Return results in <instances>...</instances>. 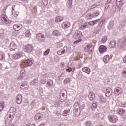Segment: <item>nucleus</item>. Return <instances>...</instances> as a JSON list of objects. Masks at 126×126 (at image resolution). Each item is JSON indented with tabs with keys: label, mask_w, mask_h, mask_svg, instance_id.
<instances>
[{
	"label": "nucleus",
	"mask_w": 126,
	"mask_h": 126,
	"mask_svg": "<svg viewBox=\"0 0 126 126\" xmlns=\"http://www.w3.org/2000/svg\"><path fill=\"white\" fill-rule=\"evenodd\" d=\"M41 84H45L46 88L47 89H50L52 86L54 85V82H53V80H46L42 79L40 81Z\"/></svg>",
	"instance_id": "f257e3e1"
},
{
	"label": "nucleus",
	"mask_w": 126,
	"mask_h": 126,
	"mask_svg": "<svg viewBox=\"0 0 126 126\" xmlns=\"http://www.w3.org/2000/svg\"><path fill=\"white\" fill-rule=\"evenodd\" d=\"M109 121L111 122V123H112V124H116L118 121H119V118L117 117V116L113 115H109Z\"/></svg>",
	"instance_id": "f03ea898"
},
{
	"label": "nucleus",
	"mask_w": 126,
	"mask_h": 126,
	"mask_svg": "<svg viewBox=\"0 0 126 126\" xmlns=\"http://www.w3.org/2000/svg\"><path fill=\"white\" fill-rule=\"evenodd\" d=\"M5 124L6 126H11V124H12V119H11L10 117L6 116L5 117Z\"/></svg>",
	"instance_id": "7ed1b4c3"
},
{
	"label": "nucleus",
	"mask_w": 126,
	"mask_h": 126,
	"mask_svg": "<svg viewBox=\"0 0 126 126\" xmlns=\"http://www.w3.org/2000/svg\"><path fill=\"white\" fill-rule=\"evenodd\" d=\"M20 88L23 89L24 91H27V90L29 89V85H28V83L26 81H24L22 83Z\"/></svg>",
	"instance_id": "20e7f679"
},
{
	"label": "nucleus",
	"mask_w": 126,
	"mask_h": 126,
	"mask_svg": "<svg viewBox=\"0 0 126 126\" xmlns=\"http://www.w3.org/2000/svg\"><path fill=\"white\" fill-rule=\"evenodd\" d=\"M36 38L41 43H43L45 40V36H44V34L41 33H39L36 35Z\"/></svg>",
	"instance_id": "39448f33"
},
{
	"label": "nucleus",
	"mask_w": 126,
	"mask_h": 126,
	"mask_svg": "<svg viewBox=\"0 0 126 126\" xmlns=\"http://www.w3.org/2000/svg\"><path fill=\"white\" fill-rule=\"evenodd\" d=\"M82 37V33L79 31H76L75 33L73 35L74 39H79Z\"/></svg>",
	"instance_id": "423d86ee"
},
{
	"label": "nucleus",
	"mask_w": 126,
	"mask_h": 126,
	"mask_svg": "<svg viewBox=\"0 0 126 126\" xmlns=\"http://www.w3.org/2000/svg\"><path fill=\"white\" fill-rule=\"evenodd\" d=\"M32 50H33V46L31 44L27 45L24 49L25 52H27V53H30V52H32Z\"/></svg>",
	"instance_id": "0eeeda50"
},
{
	"label": "nucleus",
	"mask_w": 126,
	"mask_h": 126,
	"mask_svg": "<svg viewBox=\"0 0 126 126\" xmlns=\"http://www.w3.org/2000/svg\"><path fill=\"white\" fill-rule=\"evenodd\" d=\"M117 46V41L116 40H111L109 42V48H111V49H115L116 47Z\"/></svg>",
	"instance_id": "6e6552de"
},
{
	"label": "nucleus",
	"mask_w": 126,
	"mask_h": 126,
	"mask_svg": "<svg viewBox=\"0 0 126 126\" xmlns=\"http://www.w3.org/2000/svg\"><path fill=\"white\" fill-rule=\"evenodd\" d=\"M99 51L100 54H104V53L107 52V47L104 45H101L99 48Z\"/></svg>",
	"instance_id": "1a4fd4ad"
},
{
	"label": "nucleus",
	"mask_w": 126,
	"mask_h": 126,
	"mask_svg": "<svg viewBox=\"0 0 126 126\" xmlns=\"http://www.w3.org/2000/svg\"><path fill=\"white\" fill-rule=\"evenodd\" d=\"M13 29L15 31H19L22 29V25L21 24H17L13 25Z\"/></svg>",
	"instance_id": "9d476101"
},
{
	"label": "nucleus",
	"mask_w": 126,
	"mask_h": 126,
	"mask_svg": "<svg viewBox=\"0 0 126 126\" xmlns=\"http://www.w3.org/2000/svg\"><path fill=\"white\" fill-rule=\"evenodd\" d=\"M113 93V90L110 88H108L106 90L105 96L106 97H110Z\"/></svg>",
	"instance_id": "9b49d317"
},
{
	"label": "nucleus",
	"mask_w": 126,
	"mask_h": 126,
	"mask_svg": "<svg viewBox=\"0 0 126 126\" xmlns=\"http://www.w3.org/2000/svg\"><path fill=\"white\" fill-rule=\"evenodd\" d=\"M16 102L17 104H21L22 103V95L21 94H19L17 95Z\"/></svg>",
	"instance_id": "f8f14e48"
},
{
	"label": "nucleus",
	"mask_w": 126,
	"mask_h": 126,
	"mask_svg": "<svg viewBox=\"0 0 126 126\" xmlns=\"http://www.w3.org/2000/svg\"><path fill=\"white\" fill-rule=\"evenodd\" d=\"M80 106H79V104H78V102H76L74 104V111L76 112V113H77L79 110H80Z\"/></svg>",
	"instance_id": "ddd939ff"
},
{
	"label": "nucleus",
	"mask_w": 126,
	"mask_h": 126,
	"mask_svg": "<svg viewBox=\"0 0 126 126\" xmlns=\"http://www.w3.org/2000/svg\"><path fill=\"white\" fill-rule=\"evenodd\" d=\"M62 26L63 29H66L70 27V23L68 22H65L62 24Z\"/></svg>",
	"instance_id": "4468645a"
},
{
	"label": "nucleus",
	"mask_w": 126,
	"mask_h": 126,
	"mask_svg": "<svg viewBox=\"0 0 126 126\" xmlns=\"http://www.w3.org/2000/svg\"><path fill=\"white\" fill-rule=\"evenodd\" d=\"M15 111L16 109L14 108L11 107L9 111V115L10 117H14L15 115Z\"/></svg>",
	"instance_id": "2eb2a0df"
},
{
	"label": "nucleus",
	"mask_w": 126,
	"mask_h": 126,
	"mask_svg": "<svg viewBox=\"0 0 126 126\" xmlns=\"http://www.w3.org/2000/svg\"><path fill=\"white\" fill-rule=\"evenodd\" d=\"M27 63L28 66H31V65H32V64H33V60H32V59H28V60H26L25 61V62L24 63H23L22 64H24V63Z\"/></svg>",
	"instance_id": "dca6fc26"
},
{
	"label": "nucleus",
	"mask_w": 126,
	"mask_h": 126,
	"mask_svg": "<svg viewBox=\"0 0 126 126\" xmlns=\"http://www.w3.org/2000/svg\"><path fill=\"white\" fill-rule=\"evenodd\" d=\"M53 35L55 37H60V36L62 35V32L58 30H56L53 32Z\"/></svg>",
	"instance_id": "f3484780"
},
{
	"label": "nucleus",
	"mask_w": 126,
	"mask_h": 126,
	"mask_svg": "<svg viewBox=\"0 0 126 126\" xmlns=\"http://www.w3.org/2000/svg\"><path fill=\"white\" fill-rule=\"evenodd\" d=\"M123 93V90L122 88L117 87L116 88V90L115 91V94L116 95H120V94H122Z\"/></svg>",
	"instance_id": "a211bd4d"
},
{
	"label": "nucleus",
	"mask_w": 126,
	"mask_h": 126,
	"mask_svg": "<svg viewBox=\"0 0 126 126\" xmlns=\"http://www.w3.org/2000/svg\"><path fill=\"white\" fill-rule=\"evenodd\" d=\"M31 85L32 86H36V85H38V79H33L31 83Z\"/></svg>",
	"instance_id": "6ab92c4d"
},
{
	"label": "nucleus",
	"mask_w": 126,
	"mask_h": 126,
	"mask_svg": "<svg viewBox=\"0 0 126 126\" xmlns=\"http://www.w3.org/2000/svg\"><path fill=\"white\" fill-rule=\"evenodd\" d=\"M42 118H43V114L42 113H37L34 116L35 121H38V120H40Z\"/></svg>",
	"instance_id": "aec40b11"
},
{
	"label": "nucleus",
	"mask_w": 126,
	"mask_h": 126,
	"mask_svg": "<svg viewBox=\"0 0 126 126\" xmlns=\"http://www.w3.org/2000/svg\"><path fill=\"white\" fill-rule=\"evenodd\" d=\"M103 60L104 63H108L110 62V56L108 55H106L103 57Z\"/></svg>",
	"instance_id": "412c9836"
},
{
	"label": "nucleus",
	"mask_w": 126,
	"mask_h": 126,
	"mask_svg": "<svg viewBox=\"0 0 126 126\" xmlns=\"http://www.w3.org/2000/svg\"><path fill=\"white\" fill-rule=\"evenodd\" d=\"M1 20H2V21H4V22H5V23H6V24H7V23H8V18H7V17L6 16V15H2L1 16Z\"/></svg>",
	"instance_id": "4be33fe9"
},
{
	"label": "nucleus",
	"mask_w": 126,
	"mask_h": 126,
	"mask_svg": "<svg viewBox=\"0 0 126 126\" xmlns=\"http://www.w3.org/2000/svg\"><path fill=\"white\" fill-rule=\"evenodd\" d=\"M22 56V55L19 53H15L12 55V58L13 59H14V60H16L17 59H19L20 58H21Z\"/></svg>",
	"instance_id": "5701e85b"
},
{
	"label": "nucleus",
	"mask_w": 126,
	"mask_h": 126,
	"mask_svg": "<svg viewBox=\"0 0 126 126\" xmlns=\"http://www.w3.org/2000/svg\"><path fill=\"white\" fill-rule=\"evenodd\" d=\"M89 98L91 101H93L95 99V94L94 93H90L89 94Z\"/></svg>",
	"instance_id": "b1692460"
},
{
	"label": "nucleus",
	"mask_w": 126,
	"mask_h": 126,
	"mask_svg": "<svg viewBox=\"0 0 126 126\" xmlns=\"http://www.w3.org/2000/svg\"><path fill=\"white\" fill-rule=\"evenodd\" d=\"M82 71L86 72V73H87L88 74H89V73H90L91 70L90 68L87 67H84L82 68Z\"/></svg>",
	"instance_id": "393cba45"
},
{
	"label": "nucleus",
	"mask_w": 126,
	"mask_h": 126,
	"mask_svg": "<svg viewBox=\"0 0 126 126\" xmlns=\"http://www.w3.org/2000/svg\"><path fill=\"white\" fill-rule=\"evenodd\" d=\"M114 24H115V22H114V21H110L108 25V28L109 30H110V29H112L114 27Z\"/></svg>",
	"instance_id": "a878e982"
},
{
	"label": "nucleus",
	"mask_w": 126,
	"mask_h": 126,
	"mask_svg": "<svg viewBox=\"0 0 126 126\" xmlns=\"http://www.w3.org/2000/svg\"><path fill=\"white\" fill-rule=\"evenodd\" d=\"M63 17H61V16H57L55 18V22H61L62 21H63Z\"/></svg>",
	"instance_id": "bb28decb"
},
{
	"label": "nucleus",
	"mask_w": 126,
	"mask_h": 126,
	"mask_svg": "<svg viewBox=\"0 0 126 126\" xmlns=\"http://www.w3.org/2000/svg\"><path fill=\"white\" fill-rule=\"evenodd\" d=\"M10 48L11 49V50H12L13 51V50H15V49H16V45L15 44V43H14V42H12L10 43Z\"/></svg>",
	"instance_id": "cd10ccee"
},
{
	"label": "nucleus",
	"mask_w": 126,
	"mask_h": 126,
	"mask_svg": "<svg viewBox=\"0 0 126 126\" xmlns=\"http://www.w3.org/2000/svg\"><path fill=\"white\" fill-rule=\"evenodd\" d=\"M99 101L100 104H105V103H106V98H104L103 96H100L99 97Z\"/></svg>",
	"instance_id": "c85d7f7f"
},
{
	"label": "nucleus",
	"mask_w": 126,
	"mask_h": 126,
	"mask_svg": "<svg viewBox=\"0 0 126 126\" xmlns=\"http://www.w3.org/2000/svg\"><path fill=\"white\" fill-rule=\"evenodd\" d=\"M91 48H92V45L91 44H88L85 47V51L86 52H89Z\"/></svg>",
	"instance_id": "c756f323"
},
{
	"label": "nucleus",
	"mask_w": 126,
	"mask_h": 126,
	"mask_svg": "<svg viewBox=\"0 0 126 126\" xmlns=\"http://www.w3.org/2000/svg\"><path fill=\"white\" fill-rule=\"evenodd\" d=\"M15 8V5H13L12 12L13 15H14V16L15 17H16L17 16V15H18V14H17V12L15 11V10H14Z\"/></svg>",
	"instance_id": "7c9ffc66"
},
{
	"label": "nucleus",
	"mask_w": 126,
	"mask_h": 126,
	"mask_svg": "<svg viewBox=\"0 0 126 126\" xmlns=\"http://www.w3.org/2000/svg\"><path fill=\"white\" fill-rule=\"evenodd\" d=\"M125 112H126V111H125V110H124V109H123V108H120L118 110L119 114L121 116L124 115Z\"/></svg>",
	"instance_id": "2f4dec72"
},
{
	"label": "nucleus",
	"mask_w": 126,
	"mask_h": 126,
	"mask_svg": "<svg viewBox=\"0 0 126 126\" xmlns=\"http://www.w3.org/2000/svg\"><path fill=\"white\" fill-rule=\"evenodd\" d=\"M86 17L87 18H88V19H92V18H94V16L93 15V13H89L87 15Z\"/></svg>",
	"instance_id": "473e14b6"
},
{
	"label": "nucleus",
	"mask_w": 126,
	"mask_h": 126,
	"mask_svg": "<svg viewBox=\"0 0 126 126\" xmlns=\"http://www.w3.org/2000/svg\"><path fill=\"white\" fill-rule=\"evenodd\" d=\"M70 109H68L67 110H65L63 113V116H64L65 117L67 116V115H68V113L69 112H70Z\"/></svg>",
	"instance_id": "72a5a7b5"
},
{
	"label": "nucleus",
	"mask_w": 126,
	"mask_h": 126,
	"mask_svg": "<svg viewBox=\"0 0 126 126\" xmlns=\"http://www.w3.org/2000/svg\"><path fill=\"white\" fill-rule=\"evenodd\" d=\"M67 93L66 91H65V90H63L61 92V95H62L63 97H64L65 95H66Z\"/></svg>",
	"instance_id": "f704fd0d"
},
{
	"label": "nucleus",
	"mask_w": 126,
	"mask_h": 126,
	"mask_svg": "<svg viewBox=\"0 0 126 126\" xmlns=\"http://www.w3.org/2000/svg\"><path fill=\"white\" fill-rule=\"evenodd\" d=\"M99 19L95 20L94 21H91L89 23V24L90 25H94V24H96V22H98L99 21Z\"/></svg>",
	"instance_id": "c9c22d12"
},
{
	"label": "nucleus",
	"mask_w": 126,
	"mask_h": 126,
	"mask_svg": "<svg viewBox=\"0 0 126 126\" xmlns=\"http://www.w3.org/2000/svg\"><path fill=\"white\" fill-rule=\"evenodd\" d=\"M4 108V102L0 103V112H1V111L3 110Z\"/></svg>",
	"instance_id": "e433bc0d"
},
{
	"label": "nucleus",
	"mask_w": 126,
	"mask_h": 126,
	"mask_svg": "<svg viewBox=\"0 0 126 126\" xmlns=\"http://www.w3.org/2000/svg\"><path fill=\"white\" fill-rule=\"evenodd\" d=\"M25 36H26V37H31V32H30V31H27L25 32Z\"/></svg>",
	"instance_id": "4c0bfd02"
},
{
	"label": "nucleus",
	"mask_w": 126,
	"mask_h": 126,
	"mask_svg": "<svg viewBox=\"0 0 126 126\" xmlns=\"http://www.w3.org/2000/svg\"><path fill=\"white\" fill-rule=\"evenodd\" d=\"M25 73H26V72H25V69H22L21 71H20V74L21 75H22V76H25Z\"/></svg>",
	"instance_id": "58836bf2"
},
{
	"label": "nucleus",
	"mask_w": 126,
	"mask_h": 126,
	"mask_svg": "<svg viewBox=\"0 0 126 126\" xmlns=\"http://www.w3.org/2000/svg\"><path fill=\"white\" fill-rule=\"evenodd\" d=\"M107 40H108V38H107V36H104L102 38L101 42L102 43H106Z\"/></svg>",
	"instance_id": "ea45409f"
},
{
	"label": "nucleus",
	"mask_w": 126,
	"mask_h": 126,
	"mask_svg": "<svg viewBox=\"0 0 126 126\" xmlns=\"http://www.w3.org/2000/svg\"><path fill=\"white\" fill-rule=\"evenodd\" d=\"M70 78H66V79L64 80L63 82H64V84H67V83H69V82H70Z\"/></svg>",
	"instance_id": "a19ab883"
},
{
	"label": "nucleus",
	"mask_w": 126,
	"mask_h": 126,
	"mask_svg": "<svg viewBox=\"0 0 126 126\" xmlns=\"http://www.w3.org/2000/svg\"><path fill=\"white\" fill-rule=\"evenodd\" d=\"M4 58V53L0 52V61H2Z\"/></svg>",
	"instance_id": "79ce46f5"
},
{
	"label": "nucleus",
	"mask_w": 126,
	"mask_h": 126,
	"mask_svg": "<svg viewBox=\"0 0 126 126\" xmlns=\"http://www.w3.org/2000/svg\"><path fill=\"white\" fill-rule=\"evenodd\" d=\"M121 74L123 77L126 78V69H124Z\"/></svg>",
	"instance_id": "37998d69"
},
{
	"label": "nucleus",
	"mask_w": 126,
	"mask_h": 126,
	"mask_svg": "<svg viewBox=\"0 0 126 126\" xmlns=\"http://www.w3.org/2000/svg\"><path fill=\"white\" fill-rule=\"evenodd\" d=\"M73 0H68V4H69L68 7L70 8L72 6V1Z\"/></svg>",
	"instance_id": "c03bdc74"
},
{
	"label": "nucleus",
	"mask_w": 126,
	"mask_h": 126,
	"mask_svg": "<svg viewBox=\"0 0 126 126\" xmlns=\"http://www.w3.org/2000/svg\"><path fill=\"white\" fill-rule=\"evenodd\" d=\"M62 51L63 54H64L65 52L67 51V47L66 46H64L63 49L61 50Z\"/></svg>",
	"instance_id": "a18cd8bd"
},
{
	"label": "nucleus",
	"mask_w": 126,
	"mask_h": 126,
	"mask_svg": "<svg viewBox=\"0 0 126 126\" xmlns=\"http://www.w3.org/2000/svg\"><path fill=\"white\" fill-rule=\"evenodd\" d=\"M86 126H91L92 123L90 121H87L85 124Z\"/></svg>",
	"instance_id": "49530a36"
},
{
	"label": "nucleus",
	"mask_w": 126,
	"mask_h": 126,
	"mask_svg": "<svg viewBox=\"0 0 126 126\" xmlns=\"http://www.w3.org/2000/svg\"><path fill=\"white\" fill-rule=\"evenodd\" d=\"M93 14L94 15V17H97V16L100 14V13H99V12H94L93 13Z\"/></svg>",
	"instance_id": "de8ad7c7"
},
{
	"label": "nucleus",
	"mask_w": 126,
	"mask_h": 126,
	"mask_svg": "<svg viewBox=\"0 0 126 126\" xmlns=\"http://www.w3.org/2000/svg\"><path fill=\"white\" fill-rule=\"evenodd\" d=\"M50 53V49H47L43 54L44 56H48Z\"/></svg>",
	"instance_id": "09e8293b"
},
{
	"label": "nucleus",
	"mask_w": 126,
	"mask_h": 126,
	"mask_svg": "<svg viewBox=\"0 0 126 126\" xmlns=\"http://www.w3.org/2000/svg\"><path fill=\"white\" fill-rule=\"evenodd\" d=\"M81 41H82V38H79L78 40H76L74 42V44L75 45L76 44H78V43H79V42H81Z\"/></svg>",
	"instance_id": "8fccbe9b"
},
{
	"label": "nucleus",
	"mask_w": 126,
	"mask_h": 126,
	"mask_svg": "<svg viewBox=\"0 0 126 126\" xmlns=\"http://www.w3.org/2000/svg\"><path fill=\"white\" fill-rule=\"evenodd\" d=\"M109 7H110V3H106L105 4V7L104 8V10H106L108 9V8H109Z\"/></svg>",
	"instance_id": "3c124183"
},
{
	"label": "nucleus",
	"mask_w": 126,
	"mask_h": 126,
	"mask_svg": "<svg viewBox=\"0 0 126 126\" xmlns=\"http://www.w3.org/2000/svg\"><path fill=\"white\" fill-rule=\"evenodd\" d=\"M42 2L44 6H46L48 4V0H43Z\"/></svg>",
	"instance_id": "603ef678"
},
{
	"label": "nucleus",
	"mask_w": 126,
	"mask_h": 126,
	"mask_svg": "<svg viewBox=\"0 0 126 126\" xmlns=\"http://www.w3.org/2000/svg\"><path fill=\"white\" fill-rule=\"evenodd\" d=\"M37 105V102H36V100H33L32 103H31V105L33 107L36 106Z\"/></svg>",
	"instance_id": "864d4df0"
},
{
	"label": "nucleus",
	"mask_w": 126,
	"mask_h": 126,
	"mask_svg": "<svg viewBox=\"0 0 126 126\" xmlns=\"http://www.w3.org/2000/svg\"><path fill=\"white\" fill-rule=\"evenodd\" d=\"M85 28H86V26L85 25H81L79 29L80 30H84V29H85Z\"/></svg>",
	"instance_id": "5fc2aeb1"
},
{
	"label": "nucleus",
	"mask_w": 126,
	"mask_h": 126,
	"mask_svg": "<svg viewBox=\"0 0 126 126\" xmlns=\"http://www.w3.org/2000/svg\"><path fill=\"white\" fill-rule=\"evenodd\" d=\"M59 80H63V79H64V75L61 74L59 77Z\"/></svg>",
	"instance_id": "6e6d98bb"
},
{
	"label": "nucleus",
	"mask_w": 126,
	"mask_h": 126,
	"mask_svg": "<svg viewBox=\"0 0 126 126\" xmlns=\"http://www.w3.org/2000/svg\"><path fill=\"white\" fill-rule=\"evenodd\" d=\"M24 77L22 75L20 74V76L17 78V80H21Z\"/></svg>",
	"instance_id": "4d7b16f0"
},
{
	"label": "nucleus",
	"mask_w": 126,
	"mask_h": 126,
	"mask_svg": "<svg viewBox=\"0 0 126 126\" xmlns=\"http://www.w3.org/2000/svg\"><path fill=\"white\" fill-rule=\"evenodd\" d=\"M83 65L82 63H79V64L77 65V68H78V69L81 68V67H82Z\"/></svg>",
	"instance_id": "13d9d810"
},
{
	"label": "nucleus",
	"mask_w": 126,
	"mask_h": 126,
	"mask_svg": "<svg viewBox=\"0 0 126 126\" xmlns=\"http://www.w3.org/2000/svg\"><path fill=\"white\" fill-rule=\"evenodd\" d=\"M97 108V105L95 103L92 104V109H96Z\"/></svg>",
	"instance_id": "bf43d9fd"
},
{
	"label": "nucleus",
	"mask_w": 126,
	"mask_h": 126,
	"mask_svg": "<svg viewBox=\"0 0 126 126\" xmlns=\"http://www.w3.org/2000/svg\"><path fill=\"white\" fill-rule=\"evenodd\" d=\"M11 66L12 67H16V66H17V64L15 62H13L11 64Z\"/></svg>",
	"instance_id": "052dcab7"
},
{
	"label": "nucleus",
	"mask_w": 126,
	"mask_h": 126,
	"mask_svg": "<svg viewBox=\"0 0 126 126\" xmlns=\"http://www.w3.org/2000/svg\"><path fill=\"white\" fill-rule=\"evenodd\" d=\"M66 71L68 72H71V71H72V68L69 67L68 68L66 69Z\"/></svg>",
	"instance_id": "680f3d73"
},
{
	"label": "nucleus",
	"mask_w": 126,
	"mask_h": 126,
	"mask_svg": "<svg viewBox=\"0 0 126 126\" xmlns=\"http://www.w3.org/2000/svg\"><path fill=\"white\" fill-rule=\"evenodd\" d=\"M95 7H97V4H94L91 7V8H92V9H93L94 8H95Z\"/></svg>",
	"instance_id": "e2e57ef3"
},
{
	"label": "nucleus",
	"mask_w": 126,
	"mask_h": 126,
	"mask_svg": "<svg viewBox=\"0 0 126 126\" xmlns=\"http://www.w3.org/2000/svg\"><path fill=\"white\" fill-rule=\"evenodd\" d=\"M101 32V29H99V30H96L95 32H94V33L95 34H98V33H99V32Z\"/></svg>",
	"instance_id": "0e129e2a"
},
{
	"label": "nucleus",
	"mask_w": 126,
	"mask_h": 126,
	"mask_svg": "<svg viewBox=\"0 0 126 126\" xmlns=\"http://www.w3.org/2000/svg\"><path fill=\"white\" fill-rule=\"evenodd\" d=\"M26 126H36V125H35V124H27Z\"/></svg>",
	"instance_id": "69168bd1"
},
{
	"label": "nucleus",
	"mask_w": 126,
	"mask_h": 126,
	"mask_svg": "<svg viewBox=\"0 0 126 126\" xmlns=\"http://www.w3.org/2000/svg\"><path fill=\"white\" fill-rule=\"evenodd\" d=\"M57 54H58V55H60L63 54V52L62 51V50L61 51H58L57 52Z\"/></svg>",
	"instance_id": "338daca9"
},
{
	"label": "nucleus",
	"mask_w": 126,
	"mask_h": 126,
	"mask_svg": "<svg viewBox=\"0 0 126 126\" xmlns=\"http://www.w3.org/2000/svg\"><path fill=\"white\" fill-rule=\"evenodd\" d=\"M123 62L125 63H126V56L124 58Z\"/></svg>",
	"instance_id": "774afa93"
}]
</instances>
